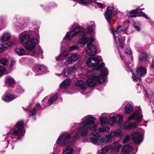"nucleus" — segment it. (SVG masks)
Segmentation results:
<instances>
[{"mask_svg": "<svg viewBox=\"0 0 154 154\" xmlns=\"http://www.w3.org/2000/svg\"><path fill=\"white\" fill-rule=\"evenodd\" d=\"M96 119L91 116L88 115L83 118L80 123L74 124L72 125V128L76 129L79 133L75 134L74 139L75 140L79 137V134L82 137H85L91 131H96L98 128V125L94 123Z\"/></svg>", "mask_w": 154, "mask_h": 154, "instance_id": "f257e3e1", "label": "nucleus"}, {"mask_svg": "<svg viewBox=\"0 0 154 154\" xmlns=\"http://www.w3.org/2000/svg\"><path fill=\"white\" fill-rule=\"evenodd\" d=\"M19 41L22 44H26L25 46V48L27 51V54L32 56H38L41 55L43 52L40 47H38V53L34 51L35 47L38 43L39 36L37 31L33 35V37L30 40V37L26 32L20 33L19 36Z\"/></svg>", "mask_w": 154, "mask_h": 154, "instance_id": "f03ea898", "label": "nucleus"}, {"mask_svg": "<svg viewBox=\"0 0 154 154\" xmlns=\"http://www.w3.org/2000/svg\"><path fill=\"white\" fill-rule=\"evenodd\" d=\"M95 73L94 69L91 71H88L86 72V75L88 78L87 80V83L88 85L94 87L97 82L101 83L105 82L108 74V70L106 68H103L101 71L100 75L98 76L96 75L95 74Z\"/></svg>", "mask_w": 154, "mask_h": 154, "instance_id": "7ed1b4c3", "label": "nucleus"}, {"mask_svg": "<svg viewBox=\"0 0 154 154\" xmlns=\"http://www.w3.org/2000/svg\"><path fill=\"white\" fill-rule=\"evenodd\" d=\"M71 135L70 133H64L59 136L56 141L55 147L59 144H62L66 146V149L63 152V154H75V151L72 148V142L69 140Z\"/></svg>", "mask_w": 154, "mask_h": 154, "instance_id": "20e7f679", "label": "nucleus"}, {"mask_svg": "<svg viewBox=\"0 0 154 154\" xmlns=\"http://www.w3.org/2000/svg\"><path fill=\"white\" fill-rule=\"evenodd\" d=\"M24 124L23 121H19L10 129L9 132L7 134V137L5 138L7 140L8 144L11 141H12L11 144H14V143L12 140L13 138L12 136L20 137L24 135L25 131Z\"/></svg>", "mask_w": 154, "mask_h": 154, "instance_id": "39448f33", "label": "nucleus"}, {"mask_svg": "<svg viewBox=\"0 0 154 154\" xmlns=\"http://www.w3.org/2000/svg\"><path fill=\"white\" fill-rule=\"evenodd\" d=\"M103 59L102 57L100 56H98L97 57H91L88 59L86 63L87 64L90 66H95L94 71L96 72L95 69L99 70L105 66V64L103 63H102L100 65L98 64L99 62H102ZM93 69H92V70Z\"/></svg>", "mask_w": 154, "mask_h": 154, "instance_id": "423d86ee", "label": "nucleus"}, {"mask_svg": "<svg viewBox=\"0 0 154 154\" xmlns=\"http://www.w3.org/2000/svg\"><path fill=\"white\" fill-rule=\"evenodd\" d=\"M72 27L73 28V30L66 33L64 39L66 38L70 39V38L74 37L80 32L81 35H85L86 33L85 32H81V27L79 25L78 23H74Z\"/></svg>", "mask_w": 154, "mask_h": 154, "instance_id": "0eeeda50", "label": "nucleus"}, {"mask_svg": "<svg viewBox=\"0 0 154 154\" xmlns=\"http://www.w3.org/2000/svg\"><path fill=\"white\" fill-rule=\"evenodd\" d=\"M143 116L142 114L141 110H136L133 113L130 115L127 118L128 121H131L134 119L137 121L140 122L143 118Z\"/></svg>", "mask_w": 154, "mask_h": 154, "instance_id": "6e6552de", "label": "nucleus"}, {"mask_svg": "<svg viewBox=\"0 0 154 154\" xmlns=\"http://www.w3.org/2000/svg\"><path fill=\"white\" fill-rule=\"evenodd\" d=\"M123 117L120 114L111 117L109 121V124L113 125L114 123L117 125H121L123 121Z\"/></svg>", "mask_w": 154, "mask_h": 154, "instance_id": "1a4fd4ad", "label": "nucleus"}, {"mask_svg": "<svg viewBox=\"0 0 154 154\" xmlns=\"http://www.w3.org/2000/svg\"><path fill=\"white\" fill-rule=\"evenodd\" d=\"M130 135L135 143L139 144L142 141L143 133L134 132L131 133Z\"/></svg>", "mask_w": 154, "mask_h": 154, "instance_id": "9d476101", "label": "nucleus"}, {"mask_svg": "<svg viewBox=\"0 0 154 154\" xmlns=\"http://www.w3.org/2000/svg\"><path fill=\"white\" fill-rule=\"evenodd\" d=\"M102 139L101 136L98 134H91L90 141L94 144L99 145L102 143Z\"/></svg>", "mask_w": 154, "mask_h": 154, "instance_id": "9b49d317", "label": "nucleus"}, {"mask_svg": "<svg viewBox=\"0 0 154 154\" xmlns=\"http://www.w3.org/2000/svg\"><path fill=\"white\" fill-rule=\"evenodd\" d=\"M138 125L137 122H135L131 123L129 122H124L122 125H120V127L126 130H130L136 128Z\"/></svg>", "mask_w": 154, "mask_h": 154, "instance_id": "f8f14e48", "label": "nucleus"}, {"mask_svg": "<svg viewBox=\"0 0 154 154\" xmlns=\"http://www.w3.org/2000/svg\"><path fill=\"white\" fill-rule=\"evenodd\" d=\"M139 10H131L130 13L129 17H136L137 16H142L148 20V22H149L150 19L147 17V15L142 11H138Z\"/></svg>", "mask_w": 154, "mask_h": 154, "instance_id": "ddd939ff", "label": "nucleus"}, {"mask_svg": "<svg viewBox=\"0 0 154 154\" xmlns=\"http://www.w3.org/2000/svg\"><path fill=\"white\" fill-rule=\"evenodd\" d=\"M97 51L95 46L90 43L87 44V48L86 51L87 54L89 56H93L95 55Z\"/></svg>", "mask_w": 154, "mask_h": 154, "instance_id": "4468645a", "label": "nucleus"}, {"mask_svg": "<svg viewBox=\"0 0 154 154\" xmlns=\"http://www.w3.org/2000/svg\"><path fill=\"white\" fill-rule=\"evenodd\" d=\"M117 10H107L104 13L105 18L108 23L110 24V21L111 18L112 16H114L117 13Z\"/></svg>", "mask_w": 154, "mask_h": 154, "instance_id": "2eb2a0df", "label": "nucleus"}, {"mask_svg": "<svg viewBox=\"0 0 154 154\" xmlns=\"http://www.w3.org/2000/svg\"><path fill=\"white\" fill-rule=\"evenodd\" d=\"M80 57V55L78 53L72 54L66 59V61L68 64H72L75 62Z\"/></svg>", "mask_w": 154, "mask_h": 154, "instance_id": "dca6fc26", "label": "nucleus"}, {"mask_svg": "<svg viewBox=\"0 0 154 154\" xmlns=\"http://www.w3.org/2000/svg\"><path fill=\"white\" fill-rule=\"evenodd\" d=\"M17 96L10 94H5L2 97V100L6 102H9L16 99Z\"/></svg>", "mask_w": 154, "mask_h": 154, "instance_id": "f3484780", "label": "nucleus"}, {"mask_svg": "<svg viewBox=\"0 0 154 154\" xmlns=\"http://www.w3.org/2000/svg\"><path fill=\"white\" fill-rule=\"evenodd\" d=\"M126 30V28L123 26H117L115 32H113L112 31V34L113 35L114 38L115 40H116V38L117 35H116L117 34L121 32L125 31Z\"/></svg>", "mask_w": 154, "mask_h": 154, "instance_id": "a211bd4d", "label": "nucleus"}, {"mask_svg": "<svg viewBox=\"0 0 154 154\" xmlns=\"http://www.w3.org/2000/svg\"><path fill=\"white\" fill-rule=\"evenodd\" d=\"M95 26V23L94 21H91L89 23L87 28V31L88 34L91 35L94 33V30Z\"/></svg>", "mask_w": 154, "mask_h": 154, "instance_id": "6ab92c4d", "label": "nucleus"}, {"mask_svg": "<svg viewBox=\"0 0 154 154\" xmlns=\"http://www.w3.org/2000/svg\"><path fill=\"white\" fill-rule=\"evenodd\" d=\"M113 138V137L110 132L109 134L105 135L104 137H102V143H106L109 142L112 140Z\"/></svg>", "mask_w": 154, "mask_h": 154, "instance_id": "aec40b11", "label": "nucleus"}, {"mask_svg": "<svg viewBox=\"0 0 154 154\" xmlns=\"http://www.w3.org/2000/svg\"><path fill=\"white\" fill-rule=\"evenodd\" d=\"M5 84L9 87H12L15 83L14 79L9 76H8L6 78L5 82Z\"/></svg>", "mask_w": 154, "mask_h": 154, "instance_id": "412c9836", "label": "nucleus"}, {"mask_svg": "<svg viewBox=\"0 0 154 154\" xmlns=\"http://www.w3.org/2000/svg\"><path fill=\"white\" fill-rule=\"evenodd\" d=\"M46 67L44 66L37 65L35 67L34 71L38 72L39 74H41L43 72H46Z\"/></svg>", "mask_w": 154, "mask_h": 154, "instance_id": "4be33fe9", "label": "nucleus"}, {"mask_svg": "<svg viewBox=\"0 0 154 154\" xmlns=\"http://www.w3.org/2000/svg\"><path fill=\"white\" fill-rule=\"evenodd\" d=\"M136 72L138 76L141 77L146 74V70L144 68L140 66L137 69Z\"/></svg>", "mask_w": 154, "mask_h": 154, "instance_id": "5701e85b", "label": "nucleus"}, {"mask_svg": "<svg viewBox=\"0 0 154 154\" xmlns=\"http://www.w3.org/2000/svg\"><path fill=\"white\" fill-rule=\"evenodd\" d=\"M70 81V79H66L63 82L60 86V88L64 89H66L69 88Z\"/></svg>", "mask_w": 154, "mask_h": 154, "instance_id": "b1692460", "label": "nucleus"}, {"mask_svg": "<svg viewBox=\"0 0 154 154\" xmlns=\"http://www.w3.org/2000/svg\"><path fill=\"white\" fill-rule=\"evenodd\" d=\"M76 86L80 87L81 89L84 90L86 88L87 85L83 81L78 80L75 82Z\"/></svg>", "mask_w": 154, "mask_h": 154, "instance_id": "393cba45", "label": "nucleus"}, {"mask_svg": "<svg viewBox=\"0 0 154 154\" xmlns=\"http://www.w3.org/2000/svg\"><path fill=\"white\" fill-rule=\"evenodd\" d=\"M15 51L17 55L20 56L23 55L25 53V50L21 47H17L15 49Z\"/></svg>", "mask_w": 154, "mask_h": 154, "instance_id": "a878e982", "label": "nucleus"}, {"mask_svg": "<svg viewBox=\"0 0 154 154\" xmlns=\"http://www.w3.org/2000/svg\"><path fill=\"white\" fill-rule=\"evenodd\" d=\"M133 106L131 104H128L124 108V111L126 114H130L133 111Z\"/></svg>", "mask_w": 154, "mask_h": 154, "instance_id": "bb28decb", "label": "nucleus"}, {"mask_svg": "<svg viewBox=\"0 0 154 154\" xmlns=\"http://www.w3.org/2000/svg\"><path fill=\"white\" fill-rule=\"evenodd\" d=\"M69 54V52L67 51H64L62 52L59 57H57L56 58V60L59 61L60 60L65 58Z\"/></svg>", "mask_w": 154, "mask_h": 154, "instance_id": "cd10ccee", "label": "nucleus"}, {"mask_svg": "<svg viewBox=\"0 0 154 154\" xmlns=\"http://www.w3.org/2000/svg\"><path fill=\"white\" fill-rule=\"evenodd\" d=\"M133 149L132 147L130 145L125 146L122 150V152L123 154H128Z\"/></svg>", "mask_w": 154, "mask_h": 154, "instance_id": "c85d7f7f", "label": "nucleus"}, {"mask_svg": "<svg viewBox=\"0 0 154 154\" xmlns=\"http://www.w3.org/2000/svg\"><path fill=\"white\" fill-rule=\"evenodd\" d=\"M17 42V40L14 39L12 41L9 42H6L3 45L5 49L9 48L11 47L13 45H14Z\"/></svg>", "mask_w": 154, "mask_h": 154, "instance_id": "c756f323", "label": "nucleus"}, {"mask_svg": "<svg viewBox=\"0 0 154 154\" xmlns=\"http://www.w3.org/2000/svg\"><path fill=\"white\" fill-rule=\"evenodd\" d=\"M119 41L118 45L116 43L117 47L119 50V47L121 48H123L124 46V42L125 40V37H120L119 38Z\"/></svg>", "mask_w": 154, "mask_h": 154, "instance_id": "7c9ffc66", "label": "nucleus"}, {"mask_svg": "<svg viewBox=\"0 0 154 154\" xmlns=\"http://www.w3.org/2000/svg\"><path fill=\"white\" fill-rule=\"evenodd\" d=\"M111 133L113 137H121L122 136V133L120 129H118L116 131L112 132Z\"/></svg>", "mask_w": 154, "mask_h": 154, "instance_id": "2f4dec72", "label": "nucleus"}, {"mask_svg": "<svg viewBox=\"0 0 154 154\" xmlns=\"http://www.w3.org/2000/svg\"><path fill=\"white\" fill-rule=\"evenodd\" d=\"M58 94L57 93L55 94V95H53L48 100L47 102V104L48 106L51 105L57 99Z\"/></svg>", "mask_w": 154, "mask_h": 154, "instance_id": "473e14b6", "label": "nucleus"}, {"mask_svg": "<svg viewBox=\"0 0 154 154\" xmlns=\"http://www.w3.org/2000/svg\"><path fill=\"white\" fill-rule=\"evenodd\" d=\"M121 144L118 143V141H115L112 145V147L114 148L115 151L117 152H119L120 149H119L121 147Z\"/></svg>", "mask_w": 154, "mask_h": 154, "instance_id": "72a5a7b5", "label": "nucleus"}, {"mask_svg": "<svg viewBox=\"0 0 154 154\" xmlns=\"http://www.w3.org/2000/svg\"><path fill=\"white\" fill-rule=\"evenodd\" d=\"M11 38V36L10 34L7 32H5L2 35L1 40L4 41L9 40Z\"/></svg>", "mask_w": 154, "mask_h": 154, "instance_id": "f704fd0d", "label": "nucleus"}, {"mask_svg": "<svg viewBox=\"0 0 154 154\" xmlns=\"http://www.w3.org/2000/svg\"><path fill=\"white\" fill-rule=\"evenodd\" d=\"M100 122L101 125L102 126H106L107 125V117L102 115L100 119Z\"/></svg>", "mask_w": 154, "mask_h": 154, "instance_id": "c9c22d12", "label": "nucleus"}, {"mask_svg": "<svg viewBox=\"0 0 154 154\" xmlns=\"http://www.w3.org/2000/svg\"><path fill=\"white\" fill-rule=\"evenodd\" d=\"M89 40L88 38L83 37L79 39L78 42L79 44L84 46Z\"/></svg>", "mask_w": 154, "mask_h": 154, "instance_id": "e433bc0d", "label": "nucleus"}, {"mask_svg": "<svg viewBox=\"0 0 154 154\" xmlns=\"http://www.w3.org/2000/svg\"><path fill=\"white\" fill-rule=\"evenodd\" d=\"M110 147L111 146L110 145H107L104 146L98 152L99 154H105L109 150Z\"/></svg>", "mask_w": 154, "mask_h": 154, "instance_id": "4c0bfd02", "label": "nucleus"}, {"mask_svg": "<svg viewBox=\"0 0 154 154\" xmlns=\"http://www.w3.org/2000/svg\"><path fill=\"white\" fill-rule=\"evenodd\" d=\"M79 2L82 5L87 6L88 4H90V2H94L96 0H78Z\"/></svg>", "mask_w": 154, "mask_h": 154, "instance_id": "58836bf2", "label": "nucleus"}, {"mask_svg": "<svg viewBox=\"0 0 154 154\" xmlns=\"http://www.w3.org/2000/svg\"><path fill=\"white\" fill-rule=\"evenodd\" d=\"M147 60V57L146 54L145 53H141L139 57V60L140 61H146Z\"/></svg>", "mask_w": 154, "mask_h": 154, "instance_id": "ea45409f", "label": "nucleus"}, {"mask_svg": "<svg viewBox=\"0 0 154 154\" xmlns=\"http://www.w3.org/2000/svg\"><path fill=\"white\" fill-rule=\"evenodd\" d=\"M80 47L81 46H80L79 44H78L75 45L71 46L69 48V51H72L78 50L80 49Z\"/></svg>", "mask_w": 154, "mask_h": 154, "instance_id": "a19ab883", "label": "nucleus"}, {"mask_svg": "<svg viewBox=\"0 0 154 154\" xmlns=\"http://www.w3.org/2000/svg\"><path fill=\"white\" fill-rule=\"evenodd\" d=\"M14 26L15 27H17L16 28L18 29V30H19V29H22L24 27V25L20 23L17 20H16L15 22H14Z\"/></svg>", "mask_w": 154, "mask_h": 154, "instance_id": "79ce46f5", "label": "nucleus"}, {"mask_svg": "<svg viewBox=\"0 0 154 154\" xmlns=\"http://www.w3.org/2000/svg\"><path fill=\"white\" fill-rule=\"evenodd\" d=\"M8 60L6 58H2L0 60V63L3 65L6 66L8 63Z\"/></svg>", "mask_w": 154, "mask_h": 154, "instance_id": "37998d69", "label": "nucleus"}, {"mask_svg": "<svg viewBox=\"0 0 154 154\" xmlns=\"http://www.w3.org/2000/svg\"><path fill=\"white\" fill-rule=\"evenodd\" d=\"M37 113V110L35 108H33L30 110L28 114L29 116H34Z\"/></svg>", "mask_w": 154, "mask_h": 154, "instance_id": "c03bdc74", "label": "nucleus"}, {"mask_svg": "<svg viewBox=\"0 0 154 154\" xmlns=\"http://www.w3.org/2000/svg\"><path fill=\"white\" fill-rule=\"evenodd\" d=\"M68 68V70L70 74L74 72L76 70V68L74 66H72L69 68Z\"/></svg>", "mask_w": 154, "mask_h": 154, "instance_id": "a18cd8bd", "label": "nucleus"}, {"mask_svg": "<svg viewBox=\"0 0 154 154\" xmlns=\"http://www.w3.org/2000/svg\"><path fill=\"white\" fill-rule=\"evenodd\" d=\"M132 74V77L133 80L134 82H136L139 80L140 81L141 80V78L138 76H136L133 72H131Z\"/></svg>", "mask_w": 154, "mask_h": 154, "instance_id": "49530a36", "label": "nucleus"}, {"mask_svg": "<svg viewBox=\"0 0 154 154\" xmlns=\"http://www.w3.org/2000/svg\"><path fill=\"white\" fill-rule=\"evenodd\" d=\"M109 129L108 128H101L98 129V131L100 132H108Z\"/></svg>", "mask_w": 154, "mask_h": 154, "instance_id": "de8ad7c7", "label": "nucleus"}, {"mask_svg": "<svg viewBox=\"0 0 154 154\" xmlns=\"http://www.w3.org/2000/svg\"><path fill=\"white\" fill-rule=\"evenodd\" d=\"M130 139V136L127 135L125 137V138L123 140V143H125L128 142Z\"/></svg>", "mask_w": 154, "mask_h": 154, "instance_id": "09e8293b", "label": "nucleus"}, {"mask_svg": "<svg viewBox=\"0 0 154 154\" xmlns=\"http://www.w3.org/2000/svg\"><path fill=\"white\" fill-rule=\"evenodd\" d=\"M70 74L68 70V68H66L65 69L63 70V76L66 77L68 76Z\"/></svg>", "mask_w": 154, "mask_h": 154, "instance_id": "8fccbe9b", "label": "nucleus"}, {"mask_svg": "<svg viewBox=\"0 0 154 154\" xmlns=\"http://www.w3.org/2000/svg\"><path fill=\"white\" fill-rule=\"evenodd\" d=\"M5 71V68L2 66H0V76L2 75L4 73Z\"/></svg>", "mask_w": 154, "mask_h": 154, "instance_id": "3c124183", "label": "nucleus"}, {"mask_svg": "<svg viewBox=\"0 0 154 154\" xmlns=\"http://www.w3.org/2000/svg\"><path fill=\"white\" fill-rule=\"evenodd\" d=\"M15 64V60L13 59H11V64L10 65V68L11 69H12L13 68V66Z\"/></svg>", "mask_w": 154, "mask_h": 154, "instance_id": "603ef678", "label": "nucleus"}, {"mask_svg": "<svg viewBox=\"0 0 154 154\" xmlns=\"http://www.w3.org/2000/svg\"><path fill=\"white\" fill-rule=\"evenodd\" d=\"M129 21L128 20L126 21L124 23V25L125 26L124 27H125V28H126V29L129 26Z\"/></svg>", "mask_w": 154, "mask_h": 154, "instance_id": "864d4df0", "label": "nucleus"}, {"mask_svg": "<svg viewBox=\"0 0 154 154\" xmlns=\"http://www.w3.org/2000/svg\"><path fill=\"white\" fill-rule=\"evenodd\" d=\"M17 92L20 94H21L23 92V90L21 88L19 87L17 89Z\"/></svg>", "mask_w": 154, "mask_h": 154, "instance_id": "5fc2aeb1", "label": "nucleus"}, {"mask_svg": "<svg viewBox=\"0 0 154 154\" xmlns=\"http://www.w3.org/2000/svg\"><path fill=\"white\" fill-rule=\"evenodd\" d=\"M5 49L3 45L0 44V53L2 52Z\"/></svg>", "mask_w": 154, "mask_h": 154, "instance_id": "6e6d98bb", "label": "nucleus"}, {"mask_svg": "<svg viewBox=\"0 0 154 154\" xmlns=\"http://www.w3.org/2000/svg\"><path fill=\"white\" fill-rule=\"evenodd\" d=\"M95 39V38L94 36H91L90 39V40L89 39V40L88 41H89V42L88 43H90L91 44L94 41Z\"/></svg>", "mask_w": 154, "mask_h": 154, "instance_id": "4d7b16f0", "label": "nucleus"}, {"mask_svg": "<svg viewBox=\"0 0 154 154\" xmlns=\"http://www.w3.org/2000/svg\"><path fill=\"white\" fill-rule=\"evenodd\" d=\"M59 66L62 67L66 66V63H61L58 64Z\"/></svg>", "mask_w": 154, "mask_h": 154, "instance_id": "13d9d810", "label": "nucleus"}, {"mask_svg": "<svg viewBox=\"0 0 154 154\" xmlns=\"http://www.w3.org/2000/svg\"><path fill=\"white\" fill-rule=\"evenodd\" d=\"M41 106L39 103H37L36 104L35 106V107L36 108L38 109L39 110L40 109Z\"/></svg>", "mask_w": 154, "mask_h": 154, "instance_id": "bf43d9fd", "label": "nucleus"}, {"mask_svg": "<svg viewBox=\"0 0 154 154\" xmlns=\"http://www.w3.org/2000/svg\"><path fill=\"white\" fill-rule=\"evenodd\" d=\"M125 53L128 55H130L131 54V51L128 49H126L125 50Z\"/></svg>", "mask_w": 154, "mask_h": 154, "instance_id": "052dcab7", "label": "nucleus"}, {"mask_svg": "<svg viewBox=\"0 0 154 154\" xmlns=\"http://www.w3.org/2000/svg\"><path fill=\"white\" fill-rule=\"evenodd\" d=\"M151 66L152 68V70L154 71V60H152V61L151 65Z\"/></svg>", "mask_w": 154, "mask_h": 154, "instance_id": "680f3d73", "label": "nucleus"}, {"mask_svg": "<svg viewBox=\"0 0 154 154\" xmlns=\"http://www.w3.org/2000/svg\"><path fill=\"white\" fill-rule=\"evenodd\" d=\"M114 9H115V8L113 7H108L106 8V10H113Z\"/></svg>", "mask_w": 154, "mask_h": 154, "instance_id": "e2e57ef3", "label": "nucleus"}, {"mask_svg": "<svg viewBox=\"0 0 154 154\" xmlns=\"http://www.w3.org/2000/svg\"><path fill=\"white\" fill-rule=\"evenodd\" d=\"M134 27L138 31H140V29L139 26H137L136 25H135Z\"/></svg>", "mask_w": 154, "mask_h": 154, "instance_id": "0e129e2a", "label": "nucleus"}, {"mask_svg": "<svg viewBox=\"0 0 154 154\" xmlns=\"http://www.w3.org/2000/svg\"><path fill=\"white\" fill-rule=\"evenodd\" d=\"M98 6L100 7L101 8H103V6L102 4L100 3H98Z\"/></svg>", "mask_w": 154, "mask_h": 154, "instance_id": "69168bd1", "label": "nucleus"}, {"mask_svg": "<svg viewBox=\"0 0 154 154\" xmlns=\"http://www.w3.org/2000/svg\"><path fill=\"white\" fill-rule=\"evenodd\" d=\"M125 66H126V67L128 69L127 70L129 69V67H130L129 65H128L127 64H125Z\"/></svg>", "mask_w": 154, "mask_h": 154, "instance_id": "338daca9", "label": "nucleus"}, {"mask_svg": "<svg viewBox=\"0 0 154 154\" xmlns=\"http://www.w3.org/2000/svg\"><path fill=\"white\" fill-rule=\"evenodd\" d=\"M81 150V148H78L77 149V150H75V151H77V152H79Z\"/></svg>", "mask_w": 154, "mask_h": 154, "instance_id": "774afa93", "label": "nucleus"}]
</instances>
